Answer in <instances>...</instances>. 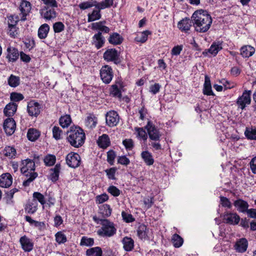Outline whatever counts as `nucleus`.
Wrapping results in <instances>:
<instances>
[{
	"label": "nucleus",
	"mask_w": 256,
	"mask_h": 256,
	"mask_svg": "<svg viewBox=\"0 0 256 256\" xmlns=\"http://www.w3.org/2000/svg\"><path fill=\"white\" fill-rule=\"evenodd\" d=\"M192 20L195 30L198 32H206L212 24V18L206 10H199L195 11L192 15Z\"/></svg>",
	"instance_id": "f257e3e1"
},
{
	"label": "nucleus",
	"mask_w": 256,
	"mask_h": 256,
	"mask_svg": "<svg viewBox=\"0 0 256 256\" xmlns=\"http://www.w3.org/2000/svg\"><path fill=\"white\" fill-rule=\"evenodd\" d=\"M94 221L97 224H100L102 227L97 231V234L102 237L110 238L116 232L114 224L106 218H100L96 216L92 218Z\"/></svg>",
	"instance_id": "f03ea898"
},
{
	"label": "nucleus",
	"mask_w": 256,
	"mask_h": 256,
	"mask_svg": "<svg viewBox=\"0 0 256 256\" xmlns=\"http://www.w3.org/2000/svg\"><path fill=\"white\" fill-rule=\"evenodd\" d=\"M67 140L70 145L74 148H80L84 143L86 135L83 130L78 126H72L67 132Z\"/></svg>",
	"instance_id": "7ed1b4c3"
},
{
	"label": "nucleus",
	"mask_w": 256,
	"mask_h": 256,
	"mask_svg": "<svg viewBox=\"0 0 256 256\" xmlns=\"http://www.w3.org/2000/svg\"><path fill=\"white\" fill-rule=\"evenodd\" d=\"M22 166L20 168L21 172L24 174L28 179L23 182V186H28L38 176L36 172H34L35 170V164L32 160L27 158L22 160Z\"/></svg>",
	"instance_id": "20e7f679"
},
{
	"label": "nucleus",
	"mask_w": 256,
	"mask_h": 256,
	"mask_svg": "<svg viewBox=\"0 0 256 256\" xmlns=\"http://www.w3.org/2000/svg\"><path fill=\"white\" fill-rule=\"evenodd\" d=\"M144 128L147 130V133L150 140H160L162 134L160 130L152 121L148 120Z\"/></svg>",
	"instance_id": "39448f33"
},
{
	"label": "nucleus",
	"mask_w": 256,
	"mask_h": 256,
	"mask_svg": "<svg viewBox=\"0 0 256 256\" xmlns=\"http://www.w3.org/2000/svg\"><path fill=\"white\" fill-rule=\"evenodd\" d=\"M124 82L121 80H116L114 84L110 86V95L120 100L122 98V92L124 91Z\"/></svg>",
	"instance_id": "423d86ee"
},
{
	"label": "nucleus",
	"mask_w": 256,
	"mask_h": 256,
	"mask_svg": "<svg viewBox=\"0 0 256 256\" xmlns=\"http://www.w3.org/2000/svg\"><path fill=\"white\" fill-rule=\"evenodd\" d=\"M120 54V52L116 48H108L104 53L103 58L107 62H112L114 64H118L121 62Z\"/></svg>",
	"instance_id": "0eeeda50"
},
{
	"label": "nucleus",
	"mask_w": 256,
	"mask_h": 256,
	"mask_svg": "<svg viewBox=\"0 0 256 256\" xmlns=\"http://www.w3.org/2000/svg\"><path fill=\"white\" fill-rule=\"evenodd\" d=\"M252 91L250 90H245L241 96H240L236 100V104L238 108L242 110H244L247 105H249L251 102Z\"/></svg>",
	"instance_id": "6e6552de"
},
{
	"label": "nucleus",
	"mask_w": 256,
	"mask_h": 256,
	"mask_svg": "<svg viewBox=\"0 0 256 256\" xmlns=\"http://www.w3.org/2000/svg\"><path fill=\"white\" fill-rule=\"evenodd\" d=\"M100 76L104 83L110 84L114 77V72L112 67L108 65L103 66L100 70Z\"/></svg>",
	"instance_id": "1a4fd4ad"
},
{
	"label": "nucleus",
	"mask_w": 256,
	"mask_h": 256,
	"mask_svg": "<svg viewBox=\"0 0 256 256\" xmlns=\"http://www.w3.org/2000/svg\"><path fill=\"white\" fill-rule=\"evenodd\" d=\"M66 160L70 167L76 168L80 166L81 158L78 153L71 152L66 156Z\"/></svg>",
	"instance_id": "9d476101"
},
{
	"label": "nucleus",
	"mask_w": 256,
	"mask_h": 256,
	"mask_svg": "<svg viewBox=\"0 0 256 256\" xmlns=\"http://www.w3.org/2000/svg\"><path fill=\"white\" fill-rule=\"evenodd\" d=\"M106 124L110 127L116 126L120 121V116L115 110H110L106 114Z\"/></svg>",
	"instance_id": "9b49d317"
},
{
	"label": "nucleus",
	"mask_w": 256,
	"mask_h": 256,
	"mask_svg": "<svg viewBox=\"0 0 256 256\" xmlns=\"http://www.w3.org/2000/svg\"><path fill=\"white\" fill-rule=\"evenodd\" d=\"M40 104L34 100L28 102L27 112L30 116L37 117L40 112Z\"/></svg>",
	"instance_id": "f8f14e48"
},
{
	"label": "nucleus",
	"mask_w": 256,
	"mask_h": 256,
	"mask_svg": "<svg viewBox=\"0 0 256 256\" xmlns=\"http://www.w3.org/2000/svg\"><path fill=\"white\" fill-rule=\"evenodd\" d=\"M224 222L230 225H237L240 221V216L236 212H226L224 214Z\"/></svg>",
	"instance_id": "ddd939ff"
},
{
	"label": "nucleus",
	"mask_w": 256,
	"mask_h": 256,
	"mask_svg": "<svg viewBox=\"0 0 256 256\" xmlns=\"http://www.w3.org/2000/svg\"><path fill=\"white\" fill-rule=\"evenodd\" d=\"M41 16L46 20H50L56 17L57 14L54 8H50L48 6H44L40 10Z\"/></svg>",
	"instance_id": "4468645a"
},
{
	"label": "nucleus",
	"mask_w": 256,
	"mask_h": 256,
	"mask_svg": "<svg viewBox=\"0 0 256 256\" xmlns=\"http://www.w3.org/2000/svg\"><path fill=\"white\" fill-rule=\"evenodd\" d=\"M3 128L6 135H12L16 128V123L14 118H6L4 122Z\"/></svg>",
	"instance_id": "2eb2a0df"
},
{
	"label": "nucleus",
	"mask_w": 256,
	"mask_h": 256,
	"mask_svg": "<svg viewBox=\"0 0 256 256\" xmlns=\"http://www.w3.org/2000/svg\"><path fill=\"white\" fill-rule=\"evenodd\" d=\"M19 242L21 245L22 248L25 252H30L34 248V244L32 240L26 235L20 237Z\"/></svg>",
	"instance_id": "dca6fc26"
},
{
	"label": "nucleus",
	"mask_w": 256,
	"mask_h": 256,
	"mask_svg": "<svg viewBox=\"0 0 256 256\" xmlns=\"http://www.w3.org/2000/svg\"><path fill=\"white\" fill-rule=\"evenodd\" d=\"M19 8L20 14L22 15L20 20L25 21L26 20V16L29 14L31 10V4L27 0H23L20 2Z\"/></svg>",
	"instance_id": "f3484780"
},
{
	"label": "nucleus",
	"mask_w": 256,
	"mask_h": 256,
	"mask_svg": "<svg viewBox=\"0 0 256 256\" xmlns=\"http://www.w3.org/2000/svg\"><path fill=\"white\" fill-rule=\"evenodd\" d=\"M6 52V58L9 62H16L19 58L20 52L16 48L9 46L7 48Z\"/></svg>",
	"instance_id": "a211bd4d"
},
{
	"label": "nucleus",
	"mask_w": 256,
	"mask_h": 256,
	"mask_svg": "<svg viewBox=\"0 0 256 256\" xmlns=\"http://www.w3.org/2000/svg\"><path fill=\"white\" fill-rule=\"evenodd\" d=\"M150 230L146 225L141 224L137 229V235L140 240H148L150 238Z\"/></svg>",
	"instance_id": "6ab92c4d"
},
{
	"label": "nucleus",
	"mask_w": 256,
	"mask_h": 256,
	"mask_svg": "<svg viewBox=\"0 0 256 256\" xmlns=\"http://www.w3.org/2000/svg\"><path fill=\"white\" fill-rule=\"evenodd\" d=\"M248 244V241L246 238H241L236 242L234 247L236 252L244 253L247 250Z\"/></svg>",
	"instance_id": "aec40b11"
},
{
	"label": "nucleus",
	"mask_w": 256,
	"mask_h": 256,
	"mask_svg": "<svg viewBox=\"0 0 256 256\" xmlns=\"http://www.w3.org/2000/svg\"><path fill=\"white\" fill-rule=\"evenodd\" d=\"M38 204L34 200H28L24 206V209L26 213L34 214L38 210Z\"/></svg>",
	"instance_id": "412c9836"
},
{
	"label": "nucleus",
	"mask_w": 256,
	"mask_h": 256,
	"mask_svg": "<svg viewBox=\"0 0 256 256\" xmlns=\"http://www.w3.org/2000/svg\"><path fill=\"white\" fill-rule=\"evenodd\" d=\"M234 206L240 212L246 213L249 207L248 202L241 198H238L233 203Z\"/></svg>",
	"instance_id": "4be33fe9"
},
{
	"label": "nucleus",
	"mask_w": 256,
	"mask_h": 256,
	"mask_svg": "<svg viewBox=\"0 0 256 256\" xmlns=\"http://www.w3.org/2000/svg\"><path fill=\"white\" fill-rule=\"evenodd\" d=\"M92 44L97 49L102 48L105 42V38L102 34V32H98L92 36Z\"/></svg>",
	"instance_id": "5701e85b"
},
{
	"label": "nucleus",
	"mask_w": 256,
	"mask_h": 256,
	"mask_svg": "<svg viewBox=\"0 0 256 256\" xmlns=\"http://www.w3.org/2000/svg\"><path fill=\"white\" fill-rule=\"evenodd\" d=\"M12 182V176L9 173L3 174L0 176V186L8 188Z\"/></svg>",
	"instance_id": "b1692460"
},
{
	"label": "nucleus",
	"mask_w": 256,
	"mask_h": 256,
	"mask_svg": "<svg viewBox=\"0 0 256 256\" xmlns=\"http://www.w3.org/2000/svg\"><path fill=\"white\" fill-rule=\"evenodd\" d=\"M109 43L114 46L120 45L124 41L123 37L118 33L114 32L110 34L108 38Z\"/></svg>",
	"instance_id": "393cba45"
},
{
	"label": "nucleus",
	"mask_w": 256,
	"mask_h": 256,
	"mask_svg": "<svg viewBox=\"0 0 256 256\" xmlns=\"http://www.w3.org/2000/svg\"><path fill=\"white\" fill-rule=\"evenodd\" d=\"M202 92L204 95L214 96V94L212 90L210 78L207 75H206L204 77V82Z\"/></svg>",
	"instance_id": "a878e982"
},
{
	"label": "nucleus",
	"mask_w": 256,
	"mask_h": 256,
	"mask_svg": "<svg viewBox=\"0 0 256 256\" xmlns=\"http://www.w3.org/2000/svg\"><path fill=\"white\" fill-rule=\"evenodd\" d=\"M192 22L188 18H183L178 22V27L181 31L187 32L192 26Z\"/></svg>",
	"instance_id": "bb28decb"
},
{
	"label": "nucleus",
	"mask_w": 256,
	"mask_h": 256,
	"mask_svg": "<svg viewBox=\"0 0 256 256\" xmlns=\"http://www.w3.org/2000/svg\"><path fill=\"white\" fill-rule=\"evenodd\" d=\"M18 104L14 102H11L7 104L4 110V113L6 116H12L17 110Z\"/></svg>",
	"instance_id": "cd10ccee"
},
{
	"label": "nucleus",
	"mask_w": 256,
	"mask_h": 256,
	"mask_svg": "<svg viewBox=\"0 0 256 256\" xmlns=\"http://www.w3.org/2000/svg\"><path fill=\"white\" fill-rule=\"evenodd\" d=\"M240 51L243 58H248L254 54L255 48L250 45H246L241 47Z\"/></svg>",
	"instance_id": "c85d7f7f"
},
{
	"label": "nucleus",
	"mask_w": 256,
	"mask_h": 256,
	"mask_svg": "<svg viewBox=\"0 0 256 256\" xmlns=\"http://www.w3.org/2000/svg\"><path fill=\"white\" fill-rule=\"evenodd\" d=\"M123 248L126 252L132 251L134 248V240L128 236H125L122 240Z\"/></svg>",
	"instance_id": "c756f323"
},
{
	"label": "nucleus",
	"mask_w": 256,
	"mask_h": 256,
	"mask_svg": "<svg viewBox=\"0 0 256 256\" xmlns=\"http://www.w3.org/2000/svg\"><path fill=\"white\" fill-rule=\"evenodd\" d=\"M97 143L100 148H106L110 144V141L108 136L106 134H103L98 138Z\"/></svg>",
	"instance_id": "7c9ffc66"
},
{
	"label": "nucleus",
	"mask_w": 256,
	"mask_h": 256,
	"mask_svg": "<svg viewBox=\"0 0 256 256\" xmlns=\"http://www.w3.org/2000/svg\"><path fill=\"white\" fill-rule=\"evenodd\" d=\"M112 209L108 204H104L99 207V213L102 215V218H106L110 216Z\"/></svg>",
	"instance_id": "2f4dec72"
},
{
	"label": "nucleus",
	"mask_w": 256,
	"mask_h": 256,
	"mask_svg": "<svg viewBox=\"0 0 256 256\" xmlns=\"http://www.w3.org/2000/svg\"><path fill=\"white\" fill-rule=\"evenodd\" d=\"M40 136V132L36 128H30L27 132V138L31 142H35Z\"/></svg>",
	"instance_id": "473e14b6"
},
{
	"label": "nucleus",
	"mask_w": 256,
	"mask_h": 256,
	"mask_svg": "<svg viewBox=\"0 0 256 256\" xmlns=\"http://www.w3.org/2000/svg\"><path fill=\"white\" fill-rule=\"evenodd\" d=\"M141 157L145 164L147 166H152L154 163V159L152 153L148 150H145L142 152Z\"/></svg>",
	"instance_id": "72a5a7b5"
},
{
	"label": "nucleus",
	"mask_w": 256,
	"mask_h": 256,
	"mask_svg": "<svg viewBox=\"0 0 256 256\" xmlns=\"http://www.w3.org/2000/svg\"><path fill=\"white\" fill-rule=\"evenodd\" d=\"M222 49V42H213L208 48V52L210 54L214 56H216L218 52Z\"/></svg>",
	"instance_id": "f704fd0d"
},
{
	"label": "nucleus",
	"mask_w": 256,
	"mask_h": 256,
	"mask_svg": "<svg viewBox=\"0 0 256 256\" xmlns=\"http://www.w3.org/2000/svg\"><path fill=\"white\" fill-rule=\"evenodd\" d=\"M50 30V26L47 24H42L40 26L38 30V36L40 39L46 38L48 35Z\"/></svg>",
	"instance_id": "c9c22d12"
},
{
	"label": "nucleus",
	"mask_w": 256,
	"mask_h": 256,
	"mask_svg": "<svg viewBox=\"0 0 256 256\" xmlns=\"http://www.w3.org/2000/svg\"><path fill=\"white\" fill-rule=\"evenodd\" d=\"M60 170V164H57L54 167V168H51L50 176V180L52 182H56L59 178V174Z\"/></svg>",
	"instance_id": "e433bc0d"
},
{
	"label": "nucleus",
	"mask_w": 256,
	"mask_h": 256,
	"mask_svg": "<svg viewBox=\"0 0 256 256\" xmlns=\"http://www.w3.org/2000/svg\"><path fill=\"white\" fill-rule=\"evenodd\" d=\"M97 122V118L94 114H90V115L86 117L85 121L86 126L90 128H95Z\"/></svg>",
	"instance_id": "4c0bfd02"
},
{
	"label": "nucleus",
	"mask_w": 256,
	"mask_h": 256,
	"mask_svg": "<svg viewBox=\"0 0 256 256\" xmlns=\"http://www.w3.org/2000/svg\"><path fill=\"white\" fill-rule=\"evenodd\" d=\"M88 22H89L98 20L102 17L100 10L98 9L94 10L91 14H88Z\"/></svg>",
	"instance_id": "58836bf2"
},
{
	"label": "nucleus",
	"mask_w": 256,
	"mask_h": 256,
	"mask_svg": "<svg viewBox=\"0 0 256 256\" xmlns=\"http://www.w3.org/2000/svg\"><path fill=\"white\" fill-rule=\"evenodd\" d=\"M86 256H102V250L99 246L88 249L86 250Z\"/></svg>",
	"instance_id": "ea45409f"
},
{
	"label": "nucleus",
	"mask_w": 256,
	"mask_h": 256,
	"mask_svg": "<svg viewBox=\"0 0 256 256\" xmlns=\"http://www.w3.org/2000/svg\"><path fill=\"white\" fill-rule=\"evenodd\" d=\"M244 135L248 140H256V127L246 128Z\"/></svg>",
	"instance_id": "a19ab883"
},
{
	"label": "nucleus",
	"mask_w": 256,
	"mask_h": 256,
	"mask_svg": "<svg viewBox=\"0 0 256 256\" xmlns=\"http://www.w3.org/2000/svg\"><path fill=\"white\" fill-rule=\"evenodd\" d=\"M8 85L12 88H16L20 84V78L19 76L11 74L8 78Z\"/></svg>",
	"instance_id": "79ce46f5"
},
{
	"label": "nucleus",
	"mask_w": 256,
	"mask_h": 256,
	"mask_svg": "<svg viewBox=\"0 0 256 256\" xmlns=\"http://www.w3.org/2000/svg\"><path fill=\"white\" fill-rule=\"evenodd\" d=\"M2 154L10 158H14L16 156V152L14 147L7 146H6L2 152Z\"/></svg>",
	"instance_id": "37998d69"
},
{
	"label": "nucleus",
	"mask_w": 256,
	"mask_h": 256,
	"mask_svg": "<svg viewBox=\"0 0 256 256\" xmlns=\"http://www.w3.org/2000/svg\"><path fill=\"white\" fill-rule=\"evenodd\" d=\"M18 191L16 188H14L8 191L5 192V196L4 199L6 200L7 204L13 203L12 199L13 198L14 194Z\"/></svg>",
	"instance_id": "c03bdc74"
},
{
	"label": "nucleus",
	"mask_w": 256,
	"mask_h": 256,
	"mask_svg": "<svg viewBox=\"0 0 256 256\" xmlns=\"http://www.w3.org/2000/svg\"><path fill=\"white\" fill-rule=\"evenodd\" d=\"M71 122V118L70 115L68 114L62 116L59 120L60 124L63 128L68 127Z\"/></svg>",
	"instance_id": "a18cd8bd"
},
{
	"label": "nucleus",
	"mask_w": 256,
	"mask_h": 256,
	"mask_svg": "<svg viewBox=\"0 0 256 256\" xmlns=\"http://www.w3.org/2000/svg\"><path fill=\"white\" fill-rule=\"evenodd\" d=\"M172 241L175 248L180 247L184 243L183 238L176 234H175L172 236Z\"/></svg>",
	"instance_id": "49530a36"
},
{
	"label": "nucleus",
	"mask_w": 256,
	"mask_h": 256,
	"mask_svg": "<svg viewBox=\"0 0 256 256\" xmlns=\"http://www.w3.org/2000/svg\"><path fill=\"white\" fill-rule=\"evenodd\" d=\"M94 239L93 238L84 236L80 240V245L81 246H92L94 244Z\"/></svg>",
	"instance_id": "de8ad7c7"
},
{
	"label": "nucleus",
	"mask_w": 256,
	"mask_h": 256,
	"mask_svg": "<svg viewBox=\"0 0 256 256\" xmlns=\"http://www.w3.org/2000/svg\"><path fill=\"white\" fill-rule=\"evenodd\" d=\"M25 220L29 222L30 225H34L35 227L40 228L44 226V222H38L34 220L32 218L28 216H25Z\"/></svg>",
	"instance_id": "09e8293b"
},
{
	"label": "nucleus",
	"mask_w": 256,
	"mask_h": 256,
	"mask_svg": "<svg viewBox=\"0 0 256 256\" xmlns=\"http://www.w3.org/2000/svg\"><path fill=\"white\" fill-rule=\"evenodd\" d=\"M56 241L59 244H64L67 241L66 236L62 232L59 231L55 234Z\"/></svg>",
	"instance_id": "8fccbe9b"
},
{
	"label": "nucleus",
	"mask_w": 256,
	"mask_h": 256,
	"mask_svg": "<svg viewBox=\"0 0 256 256\" xmlns=\"http://www.w3.org/2000/svg\"><path fill=\"white\" fill-rule=\"evenodd\" d=\"M45 165L46 166H53L56 161V158L54 155L48 154L44 158V160Z\"/></svg>",
	"instance_id": "3c124183"
},
{
	"label": "nucleus",
	"mask_w": 256,
	"mask_h": 256,
	"mask_svg": "<svg viewBox=\"0 0 256 256\" xmlns=\"http://www.w3.org/2000/svg\"><path fill=\"white\" fill-rule=\"evenodd\" d=\"M220 204L222 207L232 209V205L228 198L224 196H220Z\"/></svg>",
	"instance_id": "603ef678"
},
{
	"label": "nucleus",
	"mask_w": 256,
	"mask_h": 256,
	"mask_svg": "<svg viewBox=\"0 0 256 256\" xmlns=\"http://www.w3.org/2000/svg\"><path fill=\"white\" fill-rule=\"evenodd\" d=\"M92 28L93 30H98L102 34H108L110 32V28L104 25L92 24Z\"/></svg>",
	"instance_id": "864d4df0"
},
{
	"label": "nucleus",
	"mask_w": 256,
	"mask_h": 256,
	"mask_svg": "<svg viewBox=\"0 0 256 256\" xmlns=\"http://www.w3.org/2000/svg\"><path fill=\"white\" fill-rule=\"evenodd\" d=\"M33 199L36 202L38 201L42 205L46 204L44 196L39 192H34L32 194Z\"/></svg>",
	"instance_id": "5fc2aeb1"
},
{
	"label": "nucleus",
	"mask_w": 256,
	"mask_h": 256,
	"mask_svg": "<svg viewBox=\"0 0 256 256\" xmlns=\"http://www.w3.org/2000/svg\"><path fill=\"white\" fill-rule=\"evenodd\" d=\"M150 34L151 32L150 31L148 30H144L142 32L140 36H137L136 38V40L138 42L144 43L147 40L148 35Z\"/></svg>",
	"instance_id": "6e6d98bb"
},
{
	"label": "nucleus",
	"mask_w": 256,
	"mask_h": 256,
	"mask_svg": "<svg viewBox=\"0 0 256 256\" xmlns=\"http://www.w3.org/2000/svg\"><path fill=\"white\" fill-rule=\"evenodd\" d=\"M24 98V96L20 93L12 92L10 95V100L13 102H18L22 100Z\"/></svg>",
	"instance_id": "4d7b16f0"
},
{
	"label": "nucleus",
	"mask_w": 256,
	"mask_h": 256,
	"mask_svg": "<svg viewBox=\"0 0 256 256\" xmlns=\"http://www.w3.org/2000/svg\"><path fill=\"white\" fill-rule=\"evenodd\" d=\"M8 34L11 38H16L18 36V28L16 26H13L11 24L8 26Z\"/></svg>",
	"instance_id": "13d9d810"
},
{
	"label": "nucleus",
	"mask_w": 256,
	"mask_h": 256,
	"mask_svg": "<svg viewBox=\"0 0 256 256\" xmlns=\"http://www.w3.org/2000/svg\"><path fill=\"white\" fill-rule=\"evenodd\" d=\"M116 170L117 168L115 167H113L104 170V172L108 179L116 180V178L115 177V174Z\"/></svg>",
	"instance_id": "bf43d9fd"
},
{
	"label": "nucleus",
	"mask_w": 256,
	"mask_h": 256,
	"mask_svg": "<svg viewBox=\"0 0 256 256\" xmlns=\"http://www.w3.org/2000/svg\"><path fill=\"white\" fill-rule=\"evenodd\" d=\"M107 191L108 193L114 197L119 196L121 192V191L118 188L114 186H110L108 188Z\"/></svg>",
	"instance_id": "052dcab7"
},
{
	"label": "nucleus",
	"mask_w": 256,
	"mask_h": 256,
	"mask_svg": "<svg viewBox=\"0 0 256 256\" xmlns=\"http://www.w3.org/2000/svg\"><path fill=\"white\" fill-rule=\"evenodd\" d=\"M64 28V24L60 22H56L53 24V29L55 33H60L62 32Z\"/></svg>",
	"instance_id": "680f3d73"
},
{
	"label": "nucleus",
	"mask_w": 256,
	"mask_h": 256,
	"mask_svg": "<svg viewBox=\"0 0 256 256\" xmlns=\"http://www.w3.org/2000/svg\"><path fill=\"white\" fill-rule=\"evenodd\" d=\"M135 130L138 133V136L144 140H147L148 134L146 132L143 128H136Z\"/></svg>",
	"instance_id": "e2e57ef3"
},
{
	"label": "nucleus",
	"mask_w": 256,
	"mask_h": 256,
	"mask_svg": "<svg viewBox=\"0 0 256 256\" xmlns=\"http://www.w3.org/2000/svg\"><path fill=\"white\" fill-rule=\"evenodd\" d=\"M52 131L53 138L55 140H58L61 139V135L62 132L58 126H54L52 128Z\"/></svg>",
	"instance_id": "0e129e2a"
},
{
	"label": "nucleus",
	"mask_w": 256,
	"mask_h": 256,
	"mask_svg": "<svg viewBox=\"0 0 256 256\" xmlns=\"http://www.w3.org/2000/svg\"><path fill=\"white\" fill-rule=\"evenodd\" d=\"M116 157V152L113 150H110L107 152V162L110 165H113Z\"/></svg>",
	"instance_id": "69168bd1"
},
{
	"label": "nucleus",
	"mask_w": 256,
	"mask_h": 256,
	"mask_svg": "<svg viewBox=\"0 0 256 256\" xmlns=\"http://www.w3.org/2000/svg\"><path fill=\"white\" fill-rule=\"evenodd\" d=\"M122 144L126 149L128 150H132L134 147V142L131 138H126L122 141Z\"/></svg>",
	"instance_id": "338daca9"
},
{
	"label": "nucleus",
	"mask_w": 256,
	"mask_h": 256,
	"mask_svg": "<svg viewBox=\"0 0 256 256\" xmlns=\"http://www.w3.org/2000/svg\"><path fill=\"white\" fill-rule=\"evenodd\" d=\"M108 200V196L106 194H103L97 196L96 198V204H102Z\"/></svg>",
	"instance_id": "774afa93"
}]
</instances>
